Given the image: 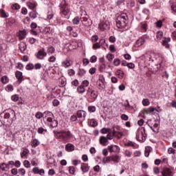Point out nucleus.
Returning a JSON list of instances; mask_svg holds the SVG:
<instances>
[{
    "label": "nucleus",
    "instance_id": "60",
    "mask_svg": "<svg viewBox=\"0 0 176 176\" xmlns=\"http://www.w3.org/2000/svg\"><path fill=\"white\" fill-rule=\"evenodd\" d=\"M50 63H54L56 61V56H52L48 58Z\"/></svg>",
    "mask_w": 176,
    "mask_h": 176
},
{
    "label": "nucleus",
    "instance_id": "46",
    "mask_svg": "<svg viewBox=\"0 0 176 176\" xmlns=\"http://www.w3.org/2000/svg\"><path fill=\"white\" fill-rule=\"evenodd\" d=\"M11 100L12 101H14V102H16V101H19V95L16 94V95H13L11 97Z\"/></svg>",
    "mask_w": 176,
    "mask_h": 176
},
{
    "label": "nucleus",
    "instance_id": "18",
    "mask_svg": "<svg viewBox=\"0 0 176 176\" xmlns=\"http://www.w3.org/2000/svg\"><path fill=\"white\" fill-rule=\"evenodd\" d=\"M72 65V63H71L70 60H65L62 63V67H64V68H68L69 67H71Z\"/></svg>",
    "mask_w": 176,
    "mask_h": 176
},
{
    "label": "nucleus",
    "instance_id": "50",
    "mask_svg": "<svg viewBox=\"0 0 176 176\" xmlns=\"http://www.w3.org/2000/svg\"><path fill=\"white\" fill-rule=\"evenodd\" d=\"M109 50L111 53H115L116 52V48L115 47V45H111L109 46Z\"/></svg>",
    "mask_w": 176,
    "mask_h": 176
},
{
    "label": "nucleus",
    "instance_id": "55",
    "mask_svg": "<svg viewBox=\"0 0 176 176\" xmlns=\"http://www.w3.org/2000/svg\"><path fill=\"white\" fill-rule=\"evenodd\" d=\"M116 137H117V138H122V137H123V133L120 131H117Z\"/></svg>",
    "mask_w": 176,
    "mask_h": 176
},
{
    "label": "nucleus",
    "instance_id": "6",
    "mask_svg": "<svg viewBox=\"0 0 176 176\" xmlns=\"http://www.w3.org/2000/svg\"><path fill=\"white\" fill-rule=\"evenodd\" d=\"M148 39H149V36L146 35L143 36L136 41L135 47H140V46H142V45H144L146 41H148Z\"/></svg>",
    "mask_w": 176,
    "mask_h": 176
},
{
    "label": "nucleus",
    "instance_id": "58",
    "mask_svg": "<svg viewBox=\"0 0 176 176\" xmlns=\"http://www.w3.org/2000/svg\"><path fill=\"white\" fill-rule=\"evenodd\" d=\"M171 9L175 12V14H176V2L172 3Z\"/></svg>",
    "mask_w": 176,
    "mask_h": 176
},
{
    "label": "nucleus",
    "instance_id": "64",
    "mask_svg": "<svg viewBox=\"0 0 176 176\" xmlns=\"http://www.w3.org/2000/svg\"><path fill=\"white\" fill-rule=\"evenodd\" d=\"M108 148H104L102 151V155L103 156H108Z\"/></svg>",
    "mask_w": 176,
    "mask_h": 176
},
{
    "label": "nucleus",
    "instance_id": "51",
    "mask_svg": "<svg viewBox=\"0 0 176 176\" xmlns=\"http://www.w3.org/2000/svg\"><path fill=\"white\" fill-rule=\"evenodd\" d=\"M47 53L49 54H53V53H54V47H50L48 49H47Z\"/></svg>",
    "mask_w": 176,
    "mask_h": 176
},
{
    "label": "nucleus",
    "instance_id": "14",
    "mask_svg": "<svg viewBox=\"0 0 176 176\" xmlns=\"http://www.w3.org/2000/svg\"><path fill=\"white\" fill-rule=\"evenodd\" d=\"M65 149L67 152H73V151H75V146L71 143H68L65 145Z\"/></svg>",
    "mask_w": 176,
    "mask_h": 176
},
{
    "label": "nucleus",
    "instance_id": "44",
    "mask_svg": "<svg viewBox=\"0 0 176 176\" xmlns=\"http://www.w3.org/2000/svg\"><path fill=\"white\" fill-rule=\"evenodd\" d=\"M168 155H175V149L173 148L172 147H170L168 149Z\"/></svg>",
    "mask_w": 176,
    "mask_h": 176
},
{
    "label": "nucleus",
    "instance_id": "1",
    "mask_svg": "<svg viewBox=\"0 0 176 176\" xmlns=\"http://www.w3.org/2000/svg\"><path fill=\"white\" fill-rule=\"evenodd\" d=\"M36 119H42L43 118V121L49 126V127H57L58 126V122L54 120V116L50 111H45L43 113L41 111H38L36 113Z\"/></svg>",
    "mask_w": 176,
    "mask_h": 176
},
{
    "label": "nucleus",
    "instance_id": "22",
    "mask_svg": "<svg viewBox=\"0 0 176 176\" xmlns=\"http://www.w3.org/2000/svg\"><path fill=\"white\" fill-rule=\"evenodd\" d=\"M28 153H30V151L28 149H23V152L21 153V157L22 159H27V156H28Z\"/></svg>",
    "mask_w": 176,
    "mask_h": 176
},
{
    "label": "nucleus",
    "instance_id": "33",
    "mask_svg": "<svg viewBox=\"0 0 176 176\" xmlns=\"http://www.w3.org/2000/svg\"><path fill=\"white\" fill-rule=\"evenodd\" d=\"M89 124L91 127H96V126H97L98 123L95 119H91L89 120Z\"/></svg>",
    "mask_w": 176,
    "mask_h": 176
},
{
    "label": "nucleus",
    "instance_id": "57",
    "mask_svg": "<svg viewBox=\"0 0 176 176\" xmlns=\"http://www.w3.org/2000/svg\"><path fill=\"white\" fill-rule=\"evenodd\" d=\"M113 135H112V132H111V131L109 132V133L107 135V140H113Z\"/></svg>",
    "mask_w": 176,
    "mask_h": 176
},
{
    "label": "nucleus",
    "instance_id": "28",
    "mask_svg": "<svg viewBox=\"0 0 176 176\" xmlns=\"http://www.w3.org/2000/svg\"><path fill=\"white\" fill-rule=\"evenodd\" d=\"M41 142H39V140H38L37 139H34L32 141V144L31 146H32V148H36V146H38V145H40Z\"/></svg>",
    "mask_w": 176,
    "mask_h": 176
},
{
    "label": "nucleus",
    "instance_id": "20",
    "mask_svg": "<svg viewBox=\"0 0 176 176\" xmlns=\"http://www.w3.org/2000/svg\"><path fill=\"white\" fill-rule=\"evenodd\" d=\"M19 50L21 53H24L27 50V44L25 43H21L19 44Z\"/></svg>",
    "mask_w": 176,
    "mask_h": 176
},
{
    "label": "nucleus",
    "instance_id": "32",
    "mask_svg": "<svg viewBox=\"0 0 176 176\" xmlns=\"http://www.w3.org/2000/svg\"><path fill=\"white\" fill-rule=\"evenodd\" d=\"M1 81L3 83V85H6V83H9V78L7 76H3L1 78Z\"/></svg>",
    "mask_w": 176,
    "mask_h": 176
},
{
    "label": "nucleus",
    "instance_id": "41",
    "mask_svg": "<svg viewBox=\"0 0 176 176\" xmlns=\"http://www.w3.org/2000/svg\"><path fill=\"white\" fill-rule=\"evenodd\" d=\"M38 133L39 134H43V133H47V129H45L42 127L38 129Z\"/></svg>",
    "mask_w": 176,
    "mask_h": 176
},
{
    "label": "nucleus",
    "instance_id": "62",
    "mask_svg": "<svg viewBox=\"0 0 176 176\" xmlns=\"http://www.w3.org/2000/svg\"><path fill=\"white\" fill-rule=\"evenodd\" d=\"M91 41H92V42H94V43L97 42V41H98V36H97V35H94V36H92V37H91Z\"/></svg>",
    "mask_w": 176,
    "mask_h": 176
},
{
    "label": "nucleus",
    "instance_id": "21",
    "mask_svg": "<svg viewBox=\"0 0 176 176\" xmlns=\"http://www.w3.org/2000/svg\"><path fill=\"white\" fill-rule=\"evenodd\" d=\"M0 17L3 19H6L9 17V14L5 11L3 9H0Z\"/></svg>",
    "mask_w": 176,
    "mask_h": 176
},
{
    "label": "nucleus",
    "instance_id": "43",
    "mask_svg": "<svg viewBox=\"0 0 176 176\" xmlns=\"http://www.w3.org/2000/svg\"><path fill=\"white\" fill-rule=\"evenodd\" d=\"M30 16L32 17V19H36V17H38V12H32L30 13Z\"/></svg>",
    "mask_w": 176,
    "mask_h": 176
},
{
    "label": "nucleus",
    "instance_id": "7",
    "mask_svg": "<svg viewBox=\"0 0 176 176\" xmlns=\"http://www.w3.org/2000/svg\"><path fill=\"white\" fill-rule=\"evenodd\" d=\"M107 149L110 153H119L120 148L118 145L111 144L107 146Z\"/></svg>",
    "mask_w": 176,
    "mask_h": 176
},
{
    "label": "nucleus",
    "instance_id": "48",
    "mask_svg": "<svg viewBox=\"0 0 176 176\" xmlns=\"http://www.w3.org/2000/svg\"><path fill=\"white\" fill-rule=\"evenodd\" d=\"M79 21H80V19L78 16H76L73 19V24L78 25L79 24Z\"/></svg>",
    "mask_w": 176,
    "mask_h": 176
},
{
    "label": "nucleus",
    "instance_id": "53",
    "mask_svg": "<svg viewBox=\"0 0 176 176\" xmlns=\"http://www.w3.org/2000/svg\"><path fill=\"white\" fill-rule=\"evenodd\" d=\"M142 104L144 107H148V105H149V100L148 99H144L142 100Z\"/></svg>",
    "mask_w": 176,
    "mask_h": 176
},
{
    "label": "nucleus",
    "instance_id": "56",
    "mask_svg": "<svg viewBox=\"0 0 176 176\" xmlns=\"http://www.w3.org/2000/svg\"><path fill=\"white\" fill-rule=\"evenodd\" d=\"M6 91H13V86L8 85L6 87Z\"/></svg>",
    "mask_w": 176,
    "mask_h": 176
},
{
    "label": "nucleus",
    "instance_id": "2",
    "mask_svg": "<svg viewBox=\"0 0 176 176\" xmlns=\"http://www.w3.org/2000/svg\"><path fill=\"white\" fill-rule=\"evenodd\" d=\"M54 134L56 138L62 141H68V140L74 138V135L69 130L54 131Z\"/></svg>",
    "mask_w": 176,
    "mask_h": 176
},
{
    "label": "nucleus",
    "instance_id": "17",
    "mask_svg": "<svg viewBox=\"0 0 176 176\" xmlns=\"http://www.w3.org/2000/svg\"><path fill=\"white\" fill-rule=\"evenodd\" d=\"M99 28L102 31H105V30H108V23L106 22H102L99 24Z\"/></svg>",
    "mask_w": 176,
    "mask_h": 176
},
{
    "label": "nucleus",
    "instance_id": "11",
    "mask_svg": "<svg viewBox=\"0 0 176 176\" xmlns=\"http://www.w3.org/2000/svg\"><path fill=\"white\" fill-rule=\"evenodd\" d=\"M70 12H71V10H69V8L67 6H63L60 9V14L62 16H64V17H65L66 16H68V14H69Z\"/></svg>",
    "mask_w": 176,
    "mask_h": 176
},
{
    "label": "nucleus",
    "instance_id": "9",
    "mask_svg": "<svg viewBox=\"0 0 176 176\" xmlns=\"http://www.w3.org/2000/svg\"><path fill=\"white\" fill-rule=\"evenodd\" d=\"M46 56H47V53L45 51V48L38 50L36 54L38 60H43Z\"/></svg>",
    "mask_w": 176,
    "mask_h": 176
},
{
    "label": "nucleus",
    "instance_id": "45",
    "mask_svg": "<svg viewBox=\"0 0 176 176\" xmlns=\"http://www.w3.org/2000/svg\"><path fill=\"white\" fill-rule=\"evenodd\" d=\"M92 47L94 50H96V49H100V47H101V45L100 43H96L93 45Z\"/></svg>",
    "mask_w": 176,
    "mask_h": 176
},
{
    "label": "nucleus",
    "instance_id": "13",
    "mask_svg": "<svg viewBox=\"0 0 176 176\" xmlns=\"http://www.w3.org/2000/svg\"><path fill=\"white\" fill-rule=\"evenodd\" d=\"M111 162L113 163H120L121 158L118 154L112 155L110 156Z\"/></svg>",
    "mask_w": 176,
    "mask_h": 176
},
{
    "label": "nucleus",
    "instance_id": "10",
    "mask_svg": "<svg viewBox=\"0 0 176 176\" xmlns=\"http://www.w3.org/2000/svg\"><path fill=\"white\" fill-rule=\"evenodd\" d=\"M97 86L99 90L105 89V80L103 78H100L97 81Z\"/></svg>",
    "mask_w": 176,
    "mask_h": 176
},
{
    "label": "nucleus",
    "instance_id": "15",
    "mask_svg": "<svg viewBox=\"0 0 176 176\" xmlns=\"http://www.w3.org/2000/svg\"><path fill=\"white\" fill-rule=\"evenodd\" d=\"M88 93H90L91 100H92L93 101H94L96 100V98H97V97H98L97 92H96V91H94V90L89 89Z\"/></svg>",
    "mask_w": 176,
    "mask_h": 176
},
{
    "label": "nucleus",
    "instance_id": "8",
    "mask_svg": "<svg viewBox=\"0 0 176 176\" xmlns=\"http://www.w3.org/2000/svg\"><path fill=\"white\" fill-rule=\"evenodd\" d=\"M76 116L78 119H79L80 122H83L84 120H86V111L83 110L78 111Z\"/></svg>",
    "mask_w": 176,
    "mask_h": 176
},
{
    "label": "nucleus",
    "instance_id": "47",
    "mask_svg": "<svg viewBox=\"0 0 176 176\" xmlns=\"http://www.w3.org/2000/svg\"><path fill=\"white\" fill-rule=\"evenodd\" d=\"M155 58L159 61H161V60H163V55L162 54H155Z\"/></svg>",
    "mask_w": 176,
    "mask_h": 176
},
{
    "label": "nucleus",
    "instance_id": "3",
    "mask_svg": "<svg viewBox=\"0 0 176 176\" xmlns=\"http://www.w3.org/2000/svg\"><path fill=\"white\" fill-rule=\"evenodd\" d=\"M116 23L117 28H124L129 23V16L126 14H120L117 17Z\"/></svg>",
    "mask_w": 176,
    "mask_h": 176
},
{
    "label": "nucleus",
    "instance_id": "27",
    "mask_svg": "<svg viewBox=\"0 0 176 176\" xmlns=\"http://www.w3.org/2000/svg\"><path fill=\"white\" fill-rule=\"evenodd\" d=\"M151 152H152V148L151 146L146 147L144 151V156H146V157H148L149 153H151Z\"/></svg>",
    "mask_w": 176,
    "mask_h": 176
},
{
    "label": "nucleus",
    "instance_id": "4",
    "mask_svg": "<svg viewBox=\"0 0 176 176\" xmlns=\"http://www.w3.org/2000/svg\"><path fill=\"white\" fill-rule=\"evenodd\" d=\"M146 132L144 127H141L138 130V133L136 134V138L138 141L144 142L146 140Z\"/></svg>",
    "mask_w": 176,
    "mask_h": 176
},
{
    "label": "nucleus",
    "instance_id": "29",
    "mask_svg": "<svg viewBox=\"0 0 176 176\" xmlns=\"http://www.w3.org/2000/svg\"><path fill=\"white\" fill-rule=\"evenodd\" d=\"M162 38H163V32L158 31L156 34L157 41H162Z\"/></svg>",
    "mask_w": 176,
    "mask_h": 176
},
{
    "label": "nucleus",
    "instance_id": "24",
    "mask_svg": "<svg viewBox=\"0 0 176 176\" xmlns=\"http://www.w3.org/2000/svg\"><path fill=\"white\" fill-rule=\"evenodd\" d=\"M81 170L82 173H87V171L90 170V167H89V165L87 164H82L81 165Z\"/></svg>",
    "mask_w": 176,
    "mask_h": 176
},
{
    "label": "nucleus",
    "instance_id": "23",
    "mask_svg": "<svg viewBox=\"0 0 176 176\" xmlns=\"http://www.w3.org/2000/svg\"><path fill=\"white\" fill-rule=\"evenodd\" d=\"M26 35L27 32H25V30L19 31V38L20 41H23V39H25Z\"/></svg>",
    "mask_w": 176,
    "mask_h": 176
},
{
    "label": "nucleus",
    "instance_id": "40",
    "mask_svg": "<svg viewBox=\"0 0 176 176\" xmlns=\"http://www.w3.org/2000/svg\"><path fill=\"white\" fill-rule=\"evenodd\" d=\"M23 166L24 167H25L26 168H30V167H31V164L29 162L28 160H25L23 162Z\"/></svg>",
    "mask_w": 176,
    "mask_h": 176
},
{
    "label": "nucleus",
    "instance_id": "61",
    "mask_svg": "<svg viewBox=\"0 0 176 176\" xmlns=\"http://www.w3.org/2000/svg\"><path fill=\"white\" fill-rule=\"evenodd\" d=\"M88 111H89V112H94L95 111H96V107H94V106H89V107H88Z\"/></svg>",
    "mask_w": 176,
    "mask_h": 176
},
{
    "label": "nucleus",
    "instance_id": "36",
    "mask_svg": "<svg viewBox=\"0 0 176 176\" xmlns=\"http://www.w3.org/2000/svg\"><path fill=\"white\" fill-rule=\"evenodd\" d=\"M69 174L74 175L75 174V167L74 166H69L68 167Z\"/></svg>",
    "mask_w": 176,
    "mask_h": 176
},
{
    "label": "nucleus",
    "instance_id": "35",
    "mask_svg": "<svg viewBox=\"0 0 176 176\" xmlns=\"http://www.w3.org/2000/svg\"><path fill=\"white\" fill-rule=\"evenodd\" d=\"M111 131V129H107V128H102L101 130H100V133L102 134H107V133H109Z\"/></svg>",
    "mask_w": 176,
    "mask_h": 176
},
{
    "label": "nucleus",
    "instance_id": "26",
    "mask_svg": "<svg viewBox=\"0 0 176 176\" xmlns=\"http://www.w3.org/2000/svg\"><path fill=\"white\" fill-rule=\"evenodd\" d=\"M0 168L2 171H8L9 170V166L6 163H2L0 165Z\"/></svg>",
    "mask_w": 176,
    "mask_h": 176
},
{
    "label": "nucleus",
    "instance_id": "25",
    "mask_svg": "<svg viewBox=\"0 0 176 176\" xmlns=\"http://www.w3.org/2000/svg\"><path fill=\"white\" fill-rule=\"evenodd\" d=\"M54 16V12H53V9L49 8L47 12V19L48 20H52Z\"/></svg>",
    "mask_w": 176,
    "mask_h": 176
},
{
    "label": "nucleus",
    "instance_id": "30",
    "mask_svg": "<svg viewBox=\"0 0 176 176\" xmlns=\"http://www.w3.org/2000/svg\"><path fill=\"white\" fill-rule=\"evenodd\" d=\"M77 91L78 93H79L80 94H83V93H85V86L83 85H80L77 87Z\"/></svg>",
    "mask_w": 176,
    "mask_h": 176
},
{
    "label": "nucleus",
    "instance_id": "5",
    "mask_svg": "<svg viewBox=\"0 0 176 176\" xmlns=\"http://www.w3.org/2000/svg\"><path fill=\"white\" fill-rule=\"evenodd\" d=\"M147 124L149 126L150 129L154 132L156 133V131H155V129L159 128V121L153 119V120H147ZM154 127V129H153Z\"/></svg>",
    "mask_w": 176,
    "mask_h": 176
},
{
    "label": "nucleus",
    "instance_id": "42",
    "mask_svg": "<svg viewBox=\"0 0 176 176\" xmlns=\"http://www.w3.org/2000/svg\"><path fill=\"white\" fill-rule=\"evenodd\" d=\"M124 154L125 156H127V157H131V155H133V153L129 150H125L124 152Z\"/></svg>",
    "mask_w": 176,
    "mask_h": 176
},
{
    "label": "nucleus",
    "instance_id": "19",
    "mask_svg": "<svg viewBox=\"0 0 176 176\" xmlns=\"http://www.w3.org/2000/svg\"><path fill=\"white\" fill-rule=\"evenodd\" d=\"M116 76H118L120 79H123V78L124 77V72L121 69H118L116 72Z\"/></svg>",
    "mask_w": 176,
    "mask_h": 176
},
{
    "label": "nucleus",
    "instance_id": "63",
    "mask_svg": "<svg viewBox=\"0 0 176 176\" xmlns=\"http://www.w3.org/2000/svg\"><path fill=\"white\" fill-rule=\"evenodd\" d=\"M19 173L21 175H25V169L24 168H19Z\"/></svg>",
    "mask_w": 176,
    "mask_h": 176
},
{
    "label": "nucleus",
    "instance_id": "54",
    "mask_svg": "<svg viewBox=\"0 0 176 176\" xmlns=\"http://www.w3.org/2000/svg\"><path fill=\"white\" fill-rule=\"evenodd\" d=\"M12 8L14 10H19V9H20V6L18 3H15L12 6Z\"/></svg>",
    "mask_w": 176,
    "mask_h": 176
},
{
    "label": "nucleus",
    "instance_id": "59",
    "mask_svg": "<svg viewBox=\"0 0 176 176\" xmlns=\"http://www.w3.org/2000/svg\"><path fill=\"white\" fill-rule=\"evenodd\" d=\"M68 75L69 76H74V75H75V70L71 69L68 70Z\"/></svg>",
    "mask_w": 176,
    "mask_h": 176
},
{
    "label": "nucleus",
    "instance_id": "39",
    "mask_svg": "<svg viewBox=\"0 0 176 176\" xmlns=\"http://www.w3.org/2000/svg\"><path fill=\"white\" fill-rule=\"evenodd\" d=\"M113 64L116 67H119V65H120V59L115 58L113 60Z\"/></svg>",
    "mask_w": 176,
    "mask_h": 176
},
{
    "label": "nucleus",
    "instance_id": "16",
    "mask_svg": "<svg viewBox=\"0 0 176 176\" xmlns=\"http://www.w3.org/2000/svg\"><path fill=\"white\" fill-rule=\"evenodd\" d=\"M16 78L18 80L19 83H21L23 82V73L20 71H17L16 72Z\"/></svg>",
    "mask_w": 176,
    "mask_h": 176
},
{
    "label": "nucleus",
    "instance_id": "52",
    "mask_svg": "<svg viewBox=\"0 0 176 176\" xmlns=\"http://www.w3.org/2000/svg\"><path fill=\"white\" fill-rule=\"evenodd\" d=\"M72 85L74 86V87H76L77 86L79 85V81L78 80H74L72 82Z\"/></svg>",
    "mask_w": 176,
    "mask_h": 176
},
{
    "label": "nucleus",
    "instance_id": "37",
    "mask_svg": "<svg viewBox=\"0 0 176 176\" xmlns=\"http://www.w3.org/2000/svg\"><path fill=\"white\" fill-rule=\"evenodd\" d=\"M107 58L108 61L112 62V60H113V58H115V56L112 54H109L107 56Z\"/></svg>",
    "mask_w": 176,
    "mask_h": 176
},
{
    "label": "nucleus",
    "instance_id": "49",
    "mask_svg": "<svg viewBox=\"0 0 176 176\" xmlns=\"http://www.w3.org/2000/svg\"><path fill=\"white\" fill-rule=\"evenodd\" d=\"M155 25L158 28H162V26L163 25V21H162L161 20L158 21L155 23Z\"/></svg>",
    "mask_w": 176,
    "mask_h": 176
},
{
    "label": "nucleus",
    "instance_id": "34",
    "mask_svg": "<svg viewBox=\"0 0 176 176\" xmlns=\"http://www.w3.org/2000/svg\"><path fill=\"white\" fill-rule=\"evenodd\" d=\"M28 8H30V9H32V10H34V9H35V8H36V3H28Z\"/></svg>",
    "mask_w": 176,
    "mask_h": 176
},
{
    "label": "nucleus",
    "instance_id": "31",
    "mask_svg": "<svg viewBox=\"0 0 176 176\" xmlns=\"http://www.w3.org/2000/svg\"><path fill=\"white\" fill-rule=\"evenodd\" d=\"M103 164H107V163H111V156L104 157L102 158Z\"/></svg>",
    "mask_w": 176,
    "mask_h": 176
},
{
    "label": "nucleus",
    "instance_id": "12",
    "mask_svg": "<svg viewBox=\"0 0 176 176\" xmlns=\"http://www.w3.org/2000/svg\"><path fill=\"white\" fill-rule=\"evenodd\" d=\"M108 138L105 136H100L99 138V144L102 145V146H107L108 145Z\"/></svg>",
    "mask_w": 176,
    "mask_h": 176
},
{
    "label": "nucleus",
    "instance_id": "38",
    "mask_svg": "<svg viewBox=\"0 0 176 176\" xmlns=\"http://www.w3.org/2000/svg\"><path fill=\"white\" fill-rule=\"evenodd\" d=\"M140 25L142 30L145 32L146 31V22H142Z\"/></svg>",
    "mask_w": 176,
    "mask_h": 176
}]
</instances>
